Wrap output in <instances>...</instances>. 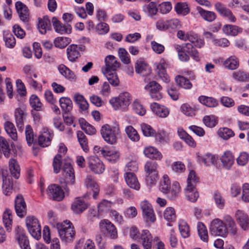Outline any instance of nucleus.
<instances>
[{"label":"nucleus","mask_w":249,"mask_h":249,"mask_svg":"<svg viewBox=\"0 0 249 249\" xmlns=\"http://www.w3.org/2000/svg\"><path fill=\"white\" fill-rule=\"evenodd\" d=\"M105 74L109 83L113 86L119 85V80L116 74V70L119 67V62L116 58L112 55H108L105 58Z\"/></svg>","instance_id":"nucleus-1"},{"label":"nucleus","mask_w":249,"mask_h":249,"mask_svg":"<svg viewBox=\"0 0 249 249\" xmlns=\"http://www.w3.org/2000/svg\"><path fill=\"white\" fill-rule=\"evenodd\" d=\"M159 189L163 193L167 194V197L170 199H175L180 191L178 182H174L171 187V182L169 177L164 175L160 182Z\"/></svg>","instance_id":"nucleus-2"},{"label":"nucleus","mask_w":249,"mask_h":249,"mask_svg":"<svg viewBox=\"0 0 249 249\" xmlns=\"http://www.w3.org/2000/svg\"><path fill=\"white\" fill-rule=\"evenodd\" d=\"M100 131L103 138L107 143L114 144L117 142L120 133L119 127H110L108 124H105L102 127Z\"/></svg>","instance_id":"nucleus-3"},{"label":"nucleus","mask_w":249,"mask_h":249,"mask_svg":"<svg viewBox=\"0 0 249 249\" xmlns=\"http://www.w3.org/2000/svg\"><path fill=\"white\" fill-rule=\"evenodd\" d=\"M71 225L70 222L57 224V231L62 241L69 242L73 239L75 232Z\"/></svg>","instance_id":"nucleus-4"},{"label":"nucleus","mask_w":249,"mask_h":249,"mask_svg":"<svg viewBox=\"0 0 249 249\" xmlns=\"http://www.w3.org/2000/svg\"><path fill=\"white\" fill-rule=\"evenodd\" d=\"M132 98L127 92L121 93L118 97H113L109 103L115 110L125 109L130 105Z\"/></svg>","instance_id":"nucleus-5"},{"label":"nucleus","mask_w":249,"mask_h":249,"mask_svg":"<svg viewBox=\"0 0 249 249\" xmlns=\"http://www.w3.org/2000/svg\"><path fill=\"white\" fill-rule=\"evenodd\" d=\"M63 175L65 177L64 185H62L64 190L67 192H69L68 185H73L75 183V175L74 170L71 165V160L69 159L64 163V166L62 168Z\"/></svg>","instance_id":"nucleus-6"},{"label":"nucleus","mask_w":249,"mask_h":249,"mask_svg":"<svg viewBox=\"0 0 249 249\" xmlns=\"http://www.w3.org/2000/svg\"><path fill=\"white\" fill-rule=\"evenodd\" d=\"M144 89L149 92L150 97L155 101H158L163 97L162 88L158 82L152 81L148 83Z\"/></svg>","instance_id":"nucleus-7"},{"label":"nucleus","mask_w":249,"mask_h":249,"mask_svg":"<svg viewBox=\"0 0 249 249\" xmlns=\"http://www.w3.org/2000/svg\"><path fill=\"white\" fill-rule=\"evenodd\" d=\"M210 232L215 236L225 237L227 234V229L224 222L219 219H215L211 222Z\"/></svg>","instance_id":"nucleus-8"},{"label":"nucleus","mask_w":249,"mask_h":249,"mask_svg":"<svg viewBox=\"0 0 249 249\" xmlns=\"http://www.w3.org/2000/svg\"><path fill=\"white\" fill-rule=\"evenodd\" d=\"M140 205L146 222H154L156 217L151 204L148 201L143 200L140 203Z\"/></svg>","instance_id":"nucleus-9"},{"label":"nucleus","mask_w":249,"mask_h":249,"mask_svg":"<svg viewBox=\"0 0 249 249\" xmlns=\"http://www.w3.org/2000/svg\"><path fill=\"white\" fill-rule=\"evenodd\" d=\"M175 48L178 54L182 53L183 52H186L195 61L198 62L200 60L199 53L192 44L185 43L182 46L177 45L175 46Z\"/></svg>","instance_id":"nucleus-10"},{"label":"nucleus","mask_w":249,"mask_h":249,"mask_svg":"<svg viewBox=\"0 0 249 249\" xmlns=\"http://www.w3.org/2000/svg\"><path fill=\"white\" fill-rule=\"evenodd\" d=\"M67 151V148L64 143H61L59 145L58 154L54 158L53 162V171L55 174L58 173L62 165V157Z\"/></svg>","instance_id":"nucleus-11"},{"label":"nucleus","mask_w":249,"mask_h":249,"mask_svg":"<svg viewBox=\"0 0 249 249\" xmlns=\"http://www.w3.org/2000/svg\"><path fill=\"white\" fill-rule=\"evenodd\" d=\"M88 166L91 171L95 174H100L105 170V166L97 157L92 156L88 159Z\"/></svg>","instance_id":"nucleus-12"},{"label":"nucleus","mask_w":249,"mask_h":249,"mask_svg":"<svg viewBox=\"0 0 249 249\" xmlns=\"http://www.w3.org/2000/svg\"><path fill=\"white\" fill-rule=\"evenodd\" d=\"M27 116L26 108L24 105L15 109V117L17 126L20 131L23 130L24 120Z\"/></svg>","instance_id":"nucleus-13"},{"label":"nucleus","mask_w":249,"mask_h":249,"mask_svg":"<svg viewBox=\"0 0 249 249\" xmlns=\"http://www.w3.org/2000/svg\"><path fill=\"white\" fill-rule=\"evenodd\" d=\"M15 208L17 215L23 217L27 213L26 204L21 195L17 196L15 200Z\"/></svg>","instance_id":"nucleus-14"},{"label":"nucleus","mask_w":249,"mask_h":249,"mask_svg":"<svg viewBox=\"0 0 249 249\" xmlns=\"http://www.w3.org/2000/svg\"><path fill=\"white\" fill-rule=\"evenodd\" d=\"M53 137V133L48 128H43L38 138V144L42 147L50 145Z\"/></svg>","instance_id":"nucleus-15"},{"label":"nucleus","mask_w":249,"mask_h":249,"mask_svg":"<svg viewBox=\"0 0 249 249\" xmlns=\"http://www.w3.org/2000/svg\"><path fill=\"white\" fill-rule=\"evenodd\" d=\"M47 193L49 196L54 200L61 201L64 197V193L61 188L53 184L49 186Z\"/></svg>","instance_id":"nucleus-16"},{"label":"nucleus","mask_w":249,"mask_h":249,"mask_svg":"<svg viewBox=\"0 0 249 249\" xmlns=\"http://www.w3.org/2000/svg\"><path fill=\"white\" fill-rule=\"evenodd\" d=\"M101 154L109 161L114 163L120 158V153L114 148L110 149L107 147H103L101 150Z\"/></svg>","instance_id":"nucleus-17"},{"label":"nucleus","mask_w":249,"mask_h":249,"mask_svg":"<svg viewBox=\"0 0 249 249\" xmlns=\"http://www.w3.org/2000/svg\"><path fill=\"white\" fill-rule=\"evenodd\" d=\"M100 226L105 228L107 231V235L111 239H116L118 237L117 231L115 226L108 220H103L100 222Z\"/></svg>","instance_id":"nucleus-18"},{"label":"nucleus","mask_w":249,"mask_h":249,"mask_svg":"<svg viewBox=\"0 0 249 249\" xmlns=\"http://www.w3.org/2000/svg\"><path fill=\"white\" fill-rule=\"evenodd\" d=\"M235 219L241 228L244 231L249 228V218L243 211L237 210L235 213Z\"/></svg>","instance_id":"nucleus-19"},{"label":"nucleus","mask_w":249,"mask_h":249,"mask_svg":"<svg viewBox=\"0 0 249 249\" xmlns=\"http://www.w3.org/2000/svg\"><path fill=\"white\" fill-rule=\"evenodd\" d=\"M167 64L161 60L159 63L156 64V72L159 77L165 83H168L170 81V77L167 74L166 71Z\"/></svg>","instance_id":"nucleus-20"},{"label":"nucleus","mask_w":249,"mask_h":249,"mask_svg":"<svg viewBox=\"0 0 249 249\" xmlns=\"http://www.w3.org/2000/svg\"><path fill=\"white\" fill-rule=\"evenodd\" d=\"M16 239L22 249H30L29 241L27 237L19 227L16 230Z\"/></svg>","instance_id":"nucleus-21"},{"label":"nucleus","mask_w":249,"mask_h":249,"mask_svg":"<svg viewBox=\"0 0 249 249\" xmlns=\"http://www.w3.org/2000/svg\"><path fill=\"white\" fill-rule=\"evenodd\" d=\"M88 207V204L80 197L76 198L71 206V210L75 214L82 213Z\"/></svg>","instance_id":"nucleus-22"},{"label":"nucleus","mask_w":249,"mask_h":249,"mask_svg":"<svg viewBox=\"0 0 249 249\" xmlns=\"http://www.w3.org/2000/svg\"><path fill=\"white\" fill-rule=\"evenodd\" d=\"M124 177L126 184L130 188L136 190L140 189V184L134 173H125L124 175Z\"/></svg>","instance_id":"nucleus-23"},{"label":"nucleus","mask_w":249,"mask_h":249,"mask_svg":"<svg viewBox=\"0 0 249 249\" xmlns=\"http://www.w3.org/2000/svg\"><path fill=\"white\" fill-rule=\"evenodd\" d=\"M53 25L55 31L60 34L67 33L69 34L71 32V26L67 24L62 25V24L55 17H53L52 19Z\"/></svg>","instance_id":"nucleus-24"},{"label":"nucleus","mask_w":249,"mask_h":249,"mask_svg":"<svg viewBox=\"0 0 249 249\" xmlns=\"http://www.w3.org/2000/svg\"><path fill=\"white\" fill-rule=\"evenodd\" d=\"M15 6L20 19L23 22L27 21L29 18V13L26 5L18 1L16 3Z\"/></svg>","instance_id":"nucleus-25"},{"label":"nucleus","mask_w":249,"mask_h":249,"mask_svg":"<svg viewBox=\"0 0 249 249\" xmlns=\"http://www.w3.org/2000/svg\"><path fill=\"white\" fill-rule=\"evenodd\" d=\"M3 185L2 191L4 195L8 196L13 192V183L10 176H4L2 173Z\"/></svg>","instance_id":"nucleus-26"},{"label":"nucleus","mask_w":249,"mask_h":249,"mask_svg":"<svg viewBox=\"0 0 249 249\" xmlns=\"http://www.w3.org/2000/svg\"><path fill=\"white\" fill-rule=\"evenodd\" d=\"M150 107L152 111L160 117H166L169 113L168 108L156 103H152Z\"/></svg>","instance_id":"nucleus-27"},{"label":"nucleus","mask_w":249,"mask_h":249,"mask_svg":"<svg viewBox=\"0 0 249 249\" xmlns=\"http://www.w3.org/2000/svg\"><path fill=\"white\" fill-rule=\"evenodd\" d=\"M185 195L186 198L192 202H196L198 198V193L194 185H187L185 189Z\"/></svg>","instance_id":"nucleus-28"},{"label":"nucleus","mask_w":249,"mask_h":249,"mask_svg":"<svg viewBox=\"0 0 249 249\" xmlns=\"http://www.w3.org/2000/svg\"><path fill=\"white\" fill-rule=\"evenodd\" d=\"M143 154L146 157L153 160H160L162 158L161 153L153 146L145 147L143 150Z\"/></svg>","instance_id":"nucleus-29"},{"label":"nucleus","mask_w":249,"mask_h":249,"mask_svg":"<svg viewBox=\"0 0 249 249\" xmlns=\"http://www.w3.org/2000/svg\"><path fill=\"white\" fill-rule=\"evenodd\" d=\"M220 160L223 167L228 170L231 168L234 162V157L230 151L225 152L221 156Z\"/></svg>","instance_id":"nucleus-30"},{"label":"nucleus","mask_w":249,"mask_h":249,"mask_svg":"<svg viewBox=\"0 0 249 249\" xmlns=\"http://www.w3.org/2000/svg\"><path fill=\"white\" fill-rule=\"evenodd\" d=\"M58 70L60 73L67 79L71 81H76L77 77L74 72L65 65L61 64L59 65Z\"/></svg>","instance_id":"nucleus-31"},{"label":"nucleus","mask_w":249,"mask_h":249,"mask_svg":"<svg viewBox=\"0 0 249 249\" xmlns=\"http://www.w3.org/2000/svg\"><path fill=\"white\" fill-rule=\"evenodd\" d=\"M142 11L148 16L153 17L157 14L158 8L155 2H150L144 4L142 7Z\"/></svg>","instance_id":"nucleus-32"},{"label":"nucleus","mask_w":249,"mask_h":249,"mask_svg":"<svg viewBox=\"0 0 249 249\" xmlns=\"http://www.w3.org/2000/svg\"><path fill=\"white\" fill-rule=\"evenodd\" d=\"M141 238L144 249H151L153 239L149 231L148 230H143Z\"/></svg>","instance_id":"nucleus-33"},{"label":"nucleus","mask_w":249,"mask_h":249,"mask_svg":"<svg viewBox=\"0 0 249 249\" xmlns=\"http://www.w3.org/2000/svg\"><path fill=\"white\" fill-rule=\"evenodd\" d=\"M186 40H189L197 48H201L204 45L203 39L200 38L198 35L192 31L187 33Z\"/></svg>","instance_id":"nucleus-34"},{"label":"nucleus","mask_w":249,"mask_h":249,"mask_svg":"<svg viewBox=\"0 0 249 249\" xmlns=\"http://www.w3.org/2000/svg\"><path fill=\"white\" fill-rule=\"evenodd\" d=\"M136 71L142 76H148L151 72L150 68L145 63L142 61L137 62L135 66Z\"/></svg>","instance_id":"nucleus-35"},{"label":"nucleus","mask_w":249,"mask_h":249,"mask_svg":"<svg viewBox=\"0 0 249 249\" xmlns=\"http://www.w3.org/2000/svg\"><path fill=\"white\" fill-rule=\"evenodd\" d=\"M224 222L227 229V233L229 232L231 234L235 235L237 232V227L233 218L229 215H226L224 218Z\"/></svg>","instance_id":"nucleus-36"},{"label":"nucleus","mask_w":249,"mask_h":249,"mask_svg":"<svg viewBox=\"0 0 249 249\" xmlns=\"http://www.w3.org/2000/svg\"><path fill=\"white\" fill-rule=\"evenodd\" d=\"M38 28L39 32L42 34H45L47 30H51V22L48 16H45L43 18H39Z\"/></svg>","instance_id":"nucleus-37"},{"label":"nucleus","mask_w":249,"mask_h":249,"mask_svg":"<svg viewBox=\"0 0 249 249\" xmlns=\"http://www.w3.org/2000/svg\"><path fill=\"white\" fill-rule=\"evenodd\" d=\"M217 158L215 155L207 153L203 156H198V160L206 166H211L216 163Z\"/></svg>","instance_id":"nucleus-38"},{"label":"nucleus","mask_w":249,"mask_h":249,"mask_svg":"<svg viewBox=\"0 0 249 249\" xmlns=\"http://www.w3.org/2000/svg\"><path fill=\"white\" fill-rule=\"evenodd\" d=\"M196 9L202 18L208 22H213L216 18V15L213 12L205 10L200 7H197Z\"/></svg>","instance_id":"nucleus-39"},{"label":"nucleus","mask_w":249,"mask_h":249,"mask_svg":"<svg viewBox=\"0 0 249 249\" xmlns=\"http://www.w3.org/2000/svg\"><path fill=\"white\" fill-rule=\"evenodd\" d=\"M4 128L7 134L14 141L18 139L16 128L14 124L10 121H6L4 124Z\"/></svg>","instance_id":"nucleus-40"},{"label":"nucleus","mask_w":249,"mask_h":249,"mask_svg":"<svg viewBox=\"0 0 249 249\" xmlns=\"http://www.w3.org/2000/svg\"><path fill=\"white\" fill-rule=\"evenodd\" d=\"M3 223L6 231L10 232L12 230V212L9 209H6L3 213Z\"/></svg>","instance_id":"nucleus-41"},{"label":"nucleus","mask_w":249,"mask_h":249,"mask_svg":"<svg viewBox=\"0 0 249 249\" xmlns=\"http://www.w3.org/2000/svg\"><path fill=\"white\" fill-rule=\"evenodd\" d=\"M9 167L11 175L18 179L20 176V167L17 161L14 159H11L9 161Z\"/></svg>","instance_id":"nucleus-42"},{"label":"nucleus","mask_w":249,"mask_h":249,"mask_svg":"<svg viewBox=\"0 0 249 249\" xmlns=\"http://www.w3.org/2000/svg\"><path fill=\"white\" fill-rule=\"evenodd\" d=\"M77 45L71 44L67 49V54L68 59L71 62H74L80 56V53L76 49Z\"/></svg>","instance_id":"nucleus-43"},{"label":"nucleus","mask_w":249,"mask_h":249,"mask_svg":"<svg viewBox=\"0 0 249 249\" xmlns=\"http://www.w3.org/2000/svg\"><path fill=\"white\" fill-rule=\"evenodd\" d=\"M223 32L227 35L235 36L242 32V29L233 25H225L223 27Z\"/></svg>","instance_id":"nucleus-44"},{"label":"nucleus","mask_w":249,"mask_h":249,"mask_svg":"<svg viewBox=\"0 0 249 249\" xmlns=\"http://www.w3.org/2000/svg\"><path fill=\"white\" fill-rule=\"evenodd\" d=\"M175 81L178 85L184 89H191L192 87L189 80L184 76L178 75L175 78Z\"/></svg>","instance_id":"nucleus-45"},{"label":"nucleus","mask_w":249,"mask_h":249,"mask_svg":"<svg viewBox=\"0 0 249 249\" xmlns=\"http://www.w3.org/2000/svg\"><path fill=\"white\" fill-rule=\"evenodd\" d=\"M158 164L156 162L147 161L144 165V172L146 173V174H157L158 173Z\"/></svg>","instance_id":"nucleus-46"},{"label":"nucleus","mask_w":249,"mask_h":249,"mask_svg":"<svg viewBox=\"0 0 249 249\" xmlns=\"http://www.w3.org/2000/svg\"><path fill=\"white\" fill-rule=\"evenodd\" d=\"M60 107L63 112H70L72 107L71 100L68 97H62L59 99Z\"/></svg>","instance_id":"nucleus-47"},{"label":"nucleus","mask_w":249,"mask_h":249,"mask_svg":"<svg viewBox=\"0 0 249 249\" xmlns=\"http://www.w3.org/2000/svg\"><path fill=\"white\" fill-rule=\"evenodd\" d=\"M198 100L202 104L210 107H215L218 104L216 100L212 97L201 96L199 97Z\"/></svg>","instance_id":"nucleus-48"},{"label":"nucleus","mask_w":249,"mask_h":249,"mask_svg":"<svg viewBox=\"0 0 249 249\" xmlns=\"http://www.w3.org/2000/svg\"><path fill=\"white\" fill-rule=\"evenodd\" d=\"M225 68L230 70H235L239 66V62L237 58L234 56H231L224 62Z\"/></svg>","instance_id":"nucleus-49"},{"label":"nucleus","mask_w":249,"mask_h":249,"mask_svg":"<svg viewBox=\"0 0 249 249\" xmlns=\"http://www.w3.org/2000/svg\"><path fill=\"white\" fill-rule=\"evenodd\" d=\"M125 131L128 138L133 142H138L140 140V135L137 130L132 126H127Z\"/></svg>","instance_id":"nucleus-50"},{"label":"nucleus","mask_w":249,"mask_h":249,"mask_svg":"<svg viewBox=\"0 0 249 249\" xmlns=\"http://www.w3.org/2000/svg\"><path fill=\"white\" fill-rule=\"evenodd\" d=\"M74 100L82 110L85 111L88 108L89 104L82 95L76 94Z\"/></svg>","instance_id":"nucleus-51"},{"label":"nucleus","mask_w":249,"mask_h":249,"mask_svg":"<svg viewBox=\"0 0 249 249\" xmlns=\"http://www.w3.org/2000/svg\"><path fill=\"white\" fill-rule=\"evenodd\" d=\"M71 41V39L67 37H58L56 38L53 41L54 46L59 48H64Z\"/></svg>","instance_id":"nucleus-52"},{"label":"nucleus","mask_w":249,"mask_h":249,"mask_svg":"<svg viewBox=\"0 0 249 249\" xmlns=\"http://www.w3.org/2000/svg\"><path fill=\"white\" fill-rule=\"evenodd\" d=\"M3 38L7 48H12L16 44V39L11 33L3 32Z\"/></svg>","instance_id":"nucleus-53"},{"label":"nucleus","mask_w":249,"mask_h":249,"mask_svg":"<svg viewBox=\"0 0 249 249\" xmlns=\"http://www.w3.org/2000/svg\"><path fill=\"white\" fill-rule=\"evenodd\" d=\"M213 198L217 207L222 209L225 204V200L222 194L218 191H215L213 193Z\"/></svg>","instance_id":"nucleus-54"},{"label":"nucleus","mask_w":249,"mask_h":249,"mask_svg":"<svg viewBox=\"0 0 249 249\" xmlns=\"http://www.w3.org/2000/svg\"><path fill=\"white\" fill-rule=\"evenodd\" d=\"M197 231L200 239L204 242H207L208 240V232L206 227L203 223L199 222L197 224Z\"/></svg>","instance_id":"nucleus-55"},{"label":"nucleus","mask_w":249,"mask_h":249,"mask_svg":"<svg viewBox=\"0 0 249 249\" xmlns=\"http://www.w3.org/2000/svg\"><path fill=\"white\" fill-rule=\"evenodd\" d=\"M77 137L81 147L84 151H87L88 149V140L86 136L82 131H78L77 132Z\"/></svg>","instance_id":"nucleus-56"},{"label":"nucleus","mask_w":249,"mask_h":249,"mask_svg":"<svg viewBox=\"0 0 249 249\" xmlns=\"http://www.w3.org/2000/svg\"><path fill=\"white\" fill-rule=\"evenodd\" d=\"M30 104L31 106L36 111H40L42 107V104L39 99L36 95H32L30 98Z\"/></svg>","instance_id":"nucleus-57"},{"label":"nucleus","mask_w":249,"mask_h":249,"mask_svg":"<svg viewBox=\"0 0 249 249\" xmlns=\"http://www.w3.org/2000/svg\"><path fill=\"white\" fill-rule=\"evenodd\" d=\"M163 216L164 218L168 221H174L176 218V213L174 209L172 207H167L164 211Z\"/></svg>","instance_id":"nucleus-58"},{"label":"nucleus","mask_w":249,"mask_h":249,"mask_svg":"<svg viewBox=\"0 0 249 249\" xmlns=\"http://www.w3.org/2000/svg\"><path fill=\"white\" fill-rule=\"evenodd\" d=\"M179 230L181 235L183 238H187L190 235V230L189 226L186 222L181 221L178 224Z\"/></svg>","instance_id":"nucleus-59"},{"label":"nucleus","mask_w":249,"mask_h":249,"mask_svg":"<svg viewBox=\"0 0 249 249\" xmlns=\"http://www.w3.org/2000/svg\"><path fill=\"white\" fill-rule=\"evenodd\" d=\"M218 135L224 140H228L234 135L233 131L227 127L220 128L218 131Z\"/></svg>","instance_id":"nucleus-60"},{"label":"nucleus","mask_w":249,"mask_h":249,"mask_svg":"<svg viewBox=\"0 0 249 249\" xmlns=\"http://www.w3.org/2000/svg\"><path fill=\"white\" fill-rule=\"evenodd\" d=\"M141 129L143 134L145 137H153L156 134L155 130L149 124H142Z\"/></svg>","instance_id":"nucleus-61"},{"label":"nucleus","mask_w":249,"mask_h":249,"mask_svg":"<svg viewBox=\"0 0 249 249\" xmlns=\"http://www.w3.org/2000/svg\"><path fill=\"white\" fill-rule=\"evenodd\" d=\"M1 151L4 156L8 158L10 156L11 149L8 142L4 138L1 137Z\"/></svg>","instance_id":"nucleus-62"},{"label":"nucleus","mask_w":249,"mask_h":249,"mask_svg":"<svg viewBox=\"0 0 249 249\" xmlns=\"http://www.w3.org/2000/svg\"><path fill=\"white\" fill-rule=\"evenodd\" d=\"M175 8L176 11L178 14L186 15L189 12V9L188 5L185 3L178 2L176 4Z\"/></svg>","instance_id":"nucleus-63"},{"label":"nucleus","mask_w":249,"mask_h":249,"mask_svg":"<svg viewBox=\"0 0 249 249\" xmlns=\"http://www.w3.org/2000/svg\"><path fill=\"white\" fill-rule=\"evenodd\" d=\"M233 78L239 81L246 82L249 78V75L244 71H238L233 73Z\"/></svg>","instance_id":"nucleus-64"}]
</instances>
